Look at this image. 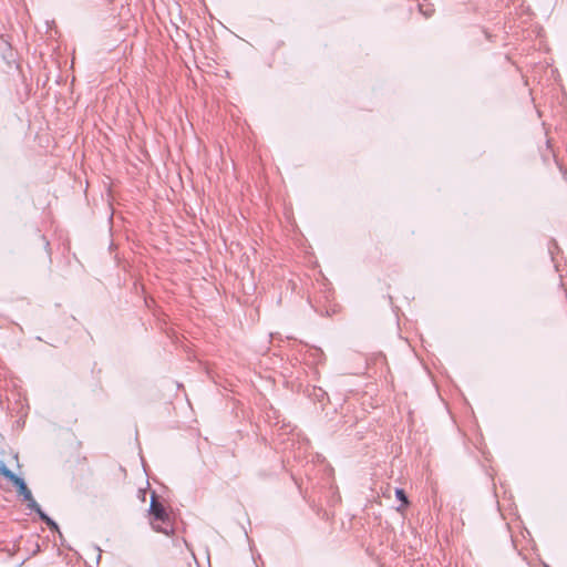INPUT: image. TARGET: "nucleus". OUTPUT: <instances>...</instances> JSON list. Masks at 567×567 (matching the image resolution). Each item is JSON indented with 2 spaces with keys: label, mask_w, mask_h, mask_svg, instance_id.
<instances>
[{
  "label": "nucleus",
  "mask_w": 567,
  "mask_h": 567,
  "mask_svg": "<svg viewBox=\"0 0 567 567\" xmlns=\"http://www.w3.org/2000/svg\"><path fill=\"white\" fill-rule=\"evenodd\" d=\"M150 518L154 530L165 535L173 533L171 516L163 504L157 501L155 493L152 494Z\"/></svg>",
  "instance_id": "obj_1"
},
{
  "label": "nucleus",
  "mask_w": 567,
  "mask_h": 567,
  "mask_svg": "<svg viewBox=\"0 0 567 567\" xmlns=\"http://www.w3.org/2000/svg\"><path fill=\"white\" fill-rule=\"evenodd\" d=\"M12 483L14 484V486H17L18 488V493L19 495L23 496V499L28 503V507L34 512H37L40 516V518L45 522L48 524V526H50L51 528H54L56 529L58 528V525L48 516L45 515L39 504L35 502V499L33 498L32 496V493L31 491L28 488L27 484L24 483V481L17 476L14 477V480L12 481Z\"/></svg>",
  "instance_id": "obj_2"
},
{
  "label": "nucleus",
  "mask_w": 567,
  "mask_h": 567,
  "mask_svg": "<svg viewBox=\"0 0 567 567\" xmlns=\"http://www.w3.org/2000/svg\"><path fill=\"white\" fill-rule=\"evenodd\" d=\"M0 474L7 477L10 482L17 477V475L12 473L2 461H0Z\"/></svg>",
  "instance_id": "obj_3"
},
{
  "label": "nucleus",
  "mask_w": 567,
  "mask_h": 567,
  "mask_svg": "<svg viewBox=\"0 0 567 567\" xmlns=\"http://www.w3.org/2000/svg\"><path fill=\"white\" fill-rule=\"evenodd\" d=\"M504 1L506 3V7H508V8L513 7V9L515 11L523 9V7H524V0H504Z\"/></svg>",
  "instance_id": "obj_4"
},
{
  "label": "nucleus",
  "mask_w": 567,
  "mask_h": 567,
  "mask_svg": "<svg viewBox=\"0 0 567 567\" xmlns=\"http://www.w3.org/2000/svg\"><path fill=\"white\" fill-rule=\"evenodd\" d=\"M395 495H396V497H398L400 501H402L403 505H406V504H408V499H406V496H405V494H404L403 489H396V491H395Z\"/></svg>",
  "instance_id": "obj_5"
},
{
  "label": "nucleus",
  "mask_w": 567,
  "mask_h": 567,
  "mask_svg": "<svg viewBox=\"0 0 567 567\" xmlns=\"http://www.w3.org/2000/svg\"><path fill=\"white\" fill-rule=\"evenodd\" d=\"M420 11L423 16L430 17L433 12V9H431L430 7L424 8L423 4H420Z\"/></svg>",
  "instance_id": "obj_6"
},
{
  "label": "nucleus",
  "mask_w": 567,
  "mask_h": 567,
  "mask_svg": "<svg viewBox=\"0 0 567 567\" xmlns=\"http://www.w3.org/2000/svg\"><path fill=\"white\" fill-rule=\"evenodd\" d=\"M559 169L563 172V176H564V178H565V179H567V172H566V171H563V167H561V166H559Z\"/></svg>",
  "instance_id": "obj_7"
},
{
  "label": "nucleus",
  "mask_w": 567,
  "mask_h": 567,
  "mask_svg": "<svg viewBox=\"0 0 567 567\" xmlns=\"http://www.w3.org/2000/svg\"><path fill=\"white\" fill-rule=\"evenodd\" d=\"M549 254L553 255L554 254V250L551 247H549Z\"/></svg>",
  "instance_id": "obj_8"
},
{
  "label": "nucleus",
  "mask_w": 567,
  "mask_h": 567,
  "mask_svg": "<svg viewBox=\"0 0 567 567\" xmlns=\"http://www.w3.org/2000/svg\"><path fill=\"white\" fill-rule=\"evenodd\" d=\"M546 567H549V566H546Z\"/></svg>",
  "instance_id": "obj_9"
}]
</instances>
